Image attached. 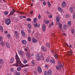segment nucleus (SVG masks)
I'll return each mask as SVG.
<instances>
[{"label":"nucleus","mask_w":75,"mask_h":75,"mask_svg":"<svg viewBox=\"0 0 75 75\" xmlns=\"http://www.w3.org/2000/svg\"><path fill=\"white\" fill-rule=\"evenodd\" d=\"M16 64H19L20 65H21V62L20 60V59H19V57H18V55L16 53Z\"/></svg>","instance_id":"nucleus-1"},{"label":"nucleus","mask_w":75,"mask_h":75,"mask_svg":"<svg viewBox=\"0 0 75 75\" xmlns=\"http://www.w3.org/2000/svg\"><path fill=\"white\" fill-rule=\"evenodd\" d=\"M5 23L7 25H9L11 23V21L9 18H7L5 20Z\"/></svg>","instance_id":"nucleus-2"},{"label":"nucleus","mask_w":75,"mask_h":75,"mask_svg":"<svg viewBox=\"0 0 75 75\" xmlns=\"http://www.w3.org/2000/svg\"><path fill=\"white\" fill-rule=\"evenodd\" d=\"M18 65H19V66L21 67V68H23V67H28V64H26V65H24V66H23L22 65H23V64L21 63V65H20V64H15V65H14V66L15 65L16 67H18Z\"/></svg>","instance_id":"nucleus-3"},{"label":"nucleus","mask_w":75,"mask_h":75,"mask_svg":"<svg viewBox=\"0 0 75 75\" xmlns=\"http://www.w3.org/2000/svg\"><path fill=\"white\" fill-rule=\"evenodd\" d=\"M37 70L38 72H40V73H41V72H42V70L41 69L40 66H39L38 67Z\"/></svg>","instance_id":"nucleus-4"},{"label":"nucleus","mask_w":75,"mask_h":75,"mask_svg":"<svg viewBox=\"0 0 75 75\" xmlns=\"http://www.w3.org/2000/svg\"><path fill=\"white\" fill-rule=\"evenodd\" d=\"M42 29L43 32H45V25L44 24L42 25Z\"/></svg>","instance_id":"nucleus-5"},{"label":"nucleus","mask_w":75,"mask_h":75,"mask_svg":"<svg viewBox=\"0 0 75 75\" xmlns=\"http://www.w3.org/2000/svg\"><path fill=\"white\" fill-rule=\"evenodd\" d=\"M15 35H16V38H18V35L19 34H18V33L16 31H15Z\"/></svg>","instance_id":"nucleus-6"},{"label":"nucleus","mask_w":75,"mask_h":75,"mask_svg":"<svg viewBox=\"0 0 75 75\" xmlns=\"http://www.w3.org/2000/svg\"><path fill=\"white\" fill-rule=\"evenodd\" d=\"M66 5V3H65V2H63L62 3V7H63L64 8V7H65Z\"/></svg>","instance_id":"nucleus-7"},{"label":"nucleus","mask_w":75,"mask_h":75,"mask_svg":"<svg viewBox=\"0 0 75 75\" xmlns=\"http://www.w3.org/2000/svg\"><path fill=\"white\" fill-rule=\"evenodd\" d=\"M18 54H19L21 56H23V54H24V52L22 51H20L18 52Z\"/></svg>","instance_id":"nucleus-8"},{"label":"nucleus","mask_w":75,"mask_h":75,"mask_svg":"<svg viewBox=\"0 0 75 75\" xmlns=\"http://www.w3.org/2000/svg\"><path fill=\"white\" fill-rule=\"evenodd\" d=\"M26 56H27V57L28 58H29V59H30V58H31L30 54L29 53H27Z\"/></svg>","instance_id":"nucleus-9"},{"label":"nucleus","mask_w":75,"mask_h":75,"mask_svg":"<svg viewBox=\"0 0 75 75\" xmlns=\"http://www.w3.org/2000/svg\"><path fill=\"white\" fill-rule=\"evenodd\" d=\"M21 33L22 34V36H23V37H24V36L25 35V32H24V31L23 30L21 31Z\"/></svg>","instance_id":"nucleus-10"},{"label":"nucleus","mask_w":75,"mask_h":75,"mask_svg":"<svg viewBox=\"0 0 75 75\" xmlns=\"http://www.w3.org/2000/svg\"><path fill=\"white\" fill-rule=\"evenodd\" d=\"M14 57L12 58L10 61V62L11 63V64H12L13 62H14Z\"/></svg>","instance_id":"nucleus-11"},{"label":"nucleus","mask_w":75,"mask_h":75,"mask_svg":"<svg viewBox=\"0 0 75 75\" xmlns=\"http://www.w3.org/2000/svg\"><path fill=\"white\" fill-rule=\"evenodd\" d=\"M42 50L43 51H47V49L46 48L44 47V46L42 47Z\"/></svg>","instance_id":"nucleus-12"},{"label":"nucleus","mask_w":75,"mask_h":75,"mask_svg":"<svg viewBox=\"0 0 75 75\" xmlns=\"http://www.w3.org/2000/svg\"><path fill=\"white\" fill-rule=\"evenodd\" d=\"M32 42L33 43H35L37 42V40L34 38H33L32 39Z\"/></svg>","instance_id":"nucleus-13"},{"label":"nucleus","mask_w":75,"mask_h":75,"mask_svg":"<svg viewBox=\"0 0 75 75\" xmlns=\"http://www.w3.org/2000/svg\"><path fill=\"white\" fill-rule=\"evenodd\" d=\"M57 9L59 11H60V12H62V9L60 7H58Z\"/></svg>","instance_id":"nucleus-14"},{"label":"nucleus","mask_w":75,"mask_h":75,"mask_svg":"<svg viewBox=\"0 0 75 75\" xmlns=\"http://www.w3.org/2000/svg\"><path fill=\"white\" fill-rule=\"evenodd\" d=\"M63 28H64V30H67L68 28V26L66 25H64L63 26Z\"/></svg>","instance_id":"nucleus-15"},{"label":"nucleus","mask_w":75,"mask_h":75,"mask_svg":"<svg viewBox=\"0 0 75 75\" xmlns=\"http://www.w3.org/2000/svg\"><path fill=\"white\" fill-rule=\"evenodd\" d=\"M70 11L71 13H73V11H74V9L72 7H71L70 8Z\"/></svg>","instance_id":"nucleus-16"},{"label":"nucleus","mask_w":75,"mask_h":75,"mask_svg":"<svg viewBox=\"0 0 75 75\" xmlns=\"http://www.w3.org/2000/svg\"><path fill=\"white\" fill-rule=\"evenodd\" d=\"M56 68L57 70H59V71H61V67H60L59 66H57Z\"/></svg>","instance_id":"nucleus-17"},{"label":"nucleus","mask_w":75,"mask_h":75,"mask_svg":"<svg viewBox=\"0 0 75 75\" xmlns=\"http://www.w3.org/2000/svg\"><path fill=\"white\" fill-rule=\"evenodd\" d=\"M6 45L8 48H9L10 47V45H9V43H8V42H6Z\"/></svg>","instance_id":"nucleus-18"},{"label":"nucleus","mask_w":75,"mask_h":75,"mask_svg":"<svg viewBox=\"0 0 75 75\" xmlns=\"http://www.w3.org/2000/svg\"><path fill=\"white\" fill-rule=\"evenodd\" d=\"M0 63L1 64H4V61L2 59L0 60Z\"/></svg>","instance_id":"nucleus-19"},{"label":"nucleus","mask_w":75,"mask_h":75,"mask_svg":"<svg viewBox=\"0 0 75 75\" xmlns=\"http://www.w3.org/2000/svg\"><path fill=\"white\" fill-rule=\"evenodd\" d=\"M59 66L60 68H62V64L61 62H59Z\"/></svg>","instance_id":"nucleus-20"},{"label":"nucleus","mask_w":75,"mask_h":75,"mask_svg":"<svg viewBox=\"0 0 75 75\" xmlns=\"http://www.w3.org/2000/svg\"><path fill=\"white\" fill-rule=\"evenodd\" d=\"M22 43L23 44H27V41L25 40H22Z\"/></svg>","instance_id":"nucleus-21"},{"label":"nucleus","mask_w":75,"mask_h":75,"mask_svg":"<svg viewBox=\"0 0 75 75\" xmlns=\"http://www.w3.org/2000/svg\"><path fill=\"white\" fill-rule=\"evenodd\" d=\"M47 72L49 75H51V74H52V72H51V70H49L48 71V72Z\"/></svg>","instance_id":"nucleus-22"},{"label":"nucleus","mask_w":75,"mask_h":75,"mask_svg":"<svg viewBox=\"0 0 75 75\" xmlns=\"http://www.w3.org/2000/svg\"><path fill=\"white\" fill-rule=\"evenodd\" d=\"M68 25L69 27H70L71 25V22L70 21H69L68 23Z\"/></svg>","instance_id":"nucleus-23"},{"label":"nucleus","mask_w":75,"mask_h":75,"mask_svg":"<svg viewBox=\"0 0 75 75\" xmlns=\"http://www.w3.org/2000/svg\"><path fill=\"white\" fill-rule=\"evenodd\" d=\"M46 47H50V44L49 43H46Z\"/></svg>","instance_id":"nucleus-24"},{"label":"nucleus","mask_w":75,"mask_h":75,"mask_svg":"<svg viewBox=\"0 0 75 75\" xmlns=\"http://www.w3.org/2000/svg\"><path fill=\"white\" fill-rule=\"evenodd\" d=\"M7 37L8 39H10V34H8L7 35Z\"/></svg>","instance_id":"nucleus-25"},{"label":"nucleus","mask_w":75,"mask_h":75,"mask_svg":"<svg viewBox=\"0 0 75 75\" xmlns=\"http://www.w3.org/2000/svg\"><path fill=\"white\" fill-rule=\"evenodd\" d=\"M56 21L58 22H59V17H57L56 18Z\"/></svg>","instance_id":"nucleus-26"},{"label":"nucleus","mask_w":75,"mask_h":75,"mask_svg":"<svg viewBox=\"0 0 75 75\" xmlns=\"http://www.w3.org/2000/svg\"><path fill=\"white\" fill-rule=\"evenodd\" d=\"M59 28H62V24H61V23H59Z\"/></svg>","instance_id":"nucleus-27"},{"label":"nucleus","mask_w":75,"mask_h":75,"mask_svg":"<svg viewBox=\"0 0 75 75\" xmlns=\"http://www.w3.org/2000/svg\"><path fill=\"white\" fill-rule=\"evenodd\" d=\"M50 63H51V64L52 63V64H55V61H54L53 60H52L50 61Z\"/></svg>","instance_id":"nucleus-28"},{"label":"nucleus","mask_w":75,"mask_h":75,"mask_svg":"<svg viewBox=\"0 0 75 75\" xmlns=\"http://www.w3.org/2000/svg\"><path fill=\"white\" fill-rule=\"evenodd\" d=\"M14 13V12H13V11H11L10 12V14H9V15H11L12 14H13Z\"/></svg>","instance_id":"nucleus-29"},{"label":"nucleus","mask_w":75,"mask_h":75,"mask_svg":"<svg viewBox=\"0 0 75 75\" xmlns=\"http://www.w3.org/2000/svg\"><path fill=\"white\" fill-rule=\"evenodd\" d=\"M0 29L2 32L3 31V27L1 26V25L0 26Z\"/></svg>","instance_id":"nucleus-30"},{"label":"nucleus","mask_w":75,"mask_h":75,"mask_svg":"<svg viewBox=\"0 0 75 75\" xmlns=\"http://www.w3.org/2000/svg\"><path fill=\"white\" fill-rule=\"evenodd\" d=\"M8 12L7 11H6L4 12V14H5V16H7V14H8Z\"/></svg>","instance_id":"nucleus-31"},{"label":"nucleus","mask_w":75,"mask_h":75,"mask_svg":"<svg viewBox=\"0 0 75 75\" xmlns=\"http://www.w3.org/2000/svg\"><path fill=\"white\" fill-rule=\"evenodd\" d=\"M0 44L1 45H2V47H4V42H1L0 43Z\"/></svg>","instance_id":"nucleus-32"},{"label":"nucleus","mask_w":75,"mask_h":75,"mask_svg":"<svg viewBox=\"0 0 75 75\" xmlns=\"http://www.w3.org/2000/svg\"><path fill=\"white\" fill-rule=\"evenodd\" d=\"M47 4L49 7H50V6H51V4L50 3V1H48L47 2Z\"/></svg>","instance_id":"nucleus-33"},{"label":"nucleus","mask_w":75,"mask_h":75,"mask_svg":"<svg viewBox=\"0 0 75 75\" xmlns=\"http://www.w3.org/2000/svg\"><path fill=\"white\" fill-rule=\"evenodd\" d=\"M32 65L34 66V65H35V63H34V60H32Z\"/></svg>","instance_id":"nucleus-34"},{"label":"nucleus","mask_w":75,"mask_h":75,"mask_svg":"<svg viewBox=\"0 0 75 75\" xmlns=\"http://www.w3.org/2000/svg\"><path fill=\"white\" fill-rule=\"evenodd\" d=\"M45 75H49L48 74V71H45Z\"/></svg>","instance_id":"nucleus-35"},{"label":"nucleus","mask_w":75,"mask_h":75,"mask_svg":"<svg viewBox=\"0 0 75 75\" xmlns=\"http://www.w3.org/2000/svg\"><path fill=\"white\" fill-rule=\"evenodd\" d=\"M49 59H50V58L48 57L47 59H46V62H49Z\"/></svg>","instance_id":"nucleus-36"},{"label":"nucleus","mask_w":75,"mask_h":75,"mask_svg":"<svg viewBox=\"0 0 75 75\" xmlns=\"http://www.w3.org/2000/svg\"><path fill=\"white\" fill-rule=\"evenodd\" d=\"M37 18H35L34 19V23H35V22L37 21Z\"/></svg>","instance_id":"nucleus-37"},{"label":"nucleus","mask_w":75,"mask_h":75,"mask_svg":"<svg viewBox=\"0 0 75 75\" xmlns=\"http://www.w3.org/2000/svg\"><path fill=\"white\" fill-rule=\"evenodd\" d=\"M31 20L30 18H28L26 19V21H30Z\"/></svg>","instance_id":"nucleus-38"},{"label":"nucleus","mask_w":75,"mask_h":75,"mask_svg":"<svg viewBox=\"0 0 75 75\" xmlns=\"http://www.w3.org/2000/svg\"><path fill=\"white\" fill-rule=\"evenodd\" d=\"M17 69L18 71H20L21 70V68L20 67H18L17 68Z\"/></svg>","instance_id":"nucleus-39"},{"label":"nucleus","mask_w":75,"mask_h":75,"mask_svg":"<svg viewBox=\"0 0 75 75\" xmlns=\"http://www.w3.org/2000/svg\"><path fill=\"white\" fill-rule=\"evenodd\" d=\"M28 40L29 41H31V38L30 37H28Z\"/></svg>","instance_id":"nucleus-40"},{"label":"nucleus","mask_w":75,"mask_h":75,"mask_svg":"<svg viewBox=\"0 0 75 75\" xmlns=\"http://www.w3.org/2000/svg\"><path fill=\"white\" fill-rule=\"evenodd\" d=\"M28 27L30 28L31 27V25H30V24H29L28 25Z\"/></svg>","instance_id":"nucleus-41"},{"label":"nucleus","mask_w":75,"mask_h":75,"mask_svg":"<svg viewBox=\"0 0 75 75\" xmlns=\"http://www.w3.org/2000/svg\"><path fill=\"white\" fill-rule=\"evenodd\" d=\"M34 26L35 27H38V24H37V23H35V24Z\"/></svg>","instance_id":"nucleus-42"},{"label":"nucleus","mask_w":75,"mask_h":75,"mask_svg":"<svg viewBox=\"0 0 75 75\" xmlns=\"http://www.w3.org/2000/svg\"><path fill=\"white\" fill-rule=\"evenodd\" d=\"M27 62V60H25L23 61V62L24 64H26Z\"/></svg>","instance_id":"nucleus-43"},{"label":"nucleus","mask_w":75,"mask_h":75,"mask_svg":"<svg viewBox=\"0 0 75 75\" xmlns=\"http://www.w3.org/2000/svg\"><path fill=\"white\" fill-rule=\"evenodd\" d=\"M38 57V58H37V60H38V61H39L41 59V57Z\"/></svg>","instance_id":"nucleus-44"},{"label":"nucleus","mask_w":75,"mask_h":75,"mask_svg":"<svg viewBox=\"0 0 75 75\" xmlns=\"http://www.w3.org/2000/svg\"><path fill=\"white\" fill-rule=\"evenodd\" d=\"M14 71V69L13 68H11V71L13 72Z\"/></svg>","instance_id":"nucleus-45"},{"label":"nucleus","mask_w":75,"mask_h":75,"mask_svg":"<svg viewBox=\"0 0 75 75\" xmlns=\"http://www.w3.org/2000/svg\"><path fill=\"white\" fill-rule=\"evenodd\" d=\"M49 23V21H45V24H48V23Z\"/></svg>","instance_id":"nucleus-46"},{"label":"nucleus","mask_w":75,"mask_h":75,"mask_svg":"<svg viewBox=\"0 0 75 75\" xmlns=\"http://www.w3.org/2000/svg\"><path fill=\"white\" fill-rule=\"evenodd\" d=\"M43 5L44 6H45V5H46V2H43Z\"/></svg>","instance_id":"nucleus-47"},{"label":"nucleus","mask_w":75,"mask_h":75,"mask_svg":"<svg viewBox=\"0 0 75 75\" xmlns=\"http://www.w3.org/2000/svg\"><path fill=\"white\" fill-rule=\"evenodd\" d=\"M51 26H52L51 24H50L49 26V28H51Z\"/></svg>","instance_id":"nucleus-48"},{"label":"nucleus","mask_w":75,"mask_h":75,"mask_svg":"<svg viewBox=\"0 0 75 75\" xmlns=\"http://www.w3.org/2000/svg\"><path fill=\"white\" fill-rule=\"evenodd\" d=\"M3 40V38L2 37H0V42Z\"/></svg>","instance_id":"nucleus-49"},{"label":"nucleus","mask_w":75,"mask_h":75,"mask_svg":"<svg viewBox=\"0 0 75 75\" xmlns=\"http://www.w3.org/2000/svg\"><path fill=\"white\" fill-rule=\"evenodd\" d=\"M66 18H68V17H69V15L68 14H67L66 15Z\"/></svg>","instance_id":"nucleus-50"},{"label":"nucleus","mask_w":75,"mask_h":75,"mask_svg":"<svg viewBox=\"0 0 75 75\" xmlns=\"http://www.w3.org/2000/svg\"><path fill=\"white\" fill-rule=\"evenodd\" d=\"M54 57H55V58H58V56L56 54L54 55Z\"/></svg>","instance_id":"nucleus-51"},{"label":"nucleus","mask_w":75,"mask_h":75,"mask_svg":"<svg viewBox=\"0 0 75 75\" xmlns=\"http://www.w3.org/2000/svg\"><path fill=\"white\" fill-rule=\"evenodd\" d=\"M71 32H72V34H74V29L72 30Z\"/></svg>","instance_id":"nucleus-52"},{"label":"nucleus","mask_w":75,"mask_h":75,"mask_svg":"<svg viewBox=\"0 0 75 75\" xmlns=\"http://www.w3.org/2000/svg\"><path fill=\"white\" fill-rule=\"evenodd\" d=\"M21 74L20 73H17L15 74V75H20Z\"/></svg>","instance_id":"nucleus-53"},{"label":"nucleus","mask_w":75,"mask_h":75,"mask_svg":"<svg viewBox=\"0 0 75 75\" xmlns=\"http://www.w3.org/2000/svg\"><path fill=\"white\" fill-rule=\"evenodd\" d=\"M41 17V15H39L38 16V18H39V19H40Z\"/></svg>","instance_id":"nucleus-54"},{"label":"nucleus","mask_w":75,"mask_h":75,"mask_svg":"<svg viewBox=\"0 0 75 75\" xmlns=\"http://www.w3.org/2000/svg\"><path fill=\"white\" fill-rule=\"evenodd\" d=\"M73 18H75V13H74L73 14Z\"/></svg>","instance_id":"nucleus-55"},{"label":"nucleus","mask_w":75,"mask_h":75,"mask_svg":"<svg viewBox=\"0 0 75 75\" xmlns=\"http://www.w3.org/2000/svg\"><path fill=\"white\" fill-rule=\"evenodd\" d=\"M40 56V55H39V54H36V57L38 58V57H39V56Z\"/></svg>","instance_id":"nucleus-56"},{"label":"nucleus","mask_w":75,"mask_h":75,"mask_svg":"<svg viewBox=\"0 0 75 75\" xmlns=\"http://www.w3.org/2000/svg\"><path fill=\"white\" fill-rule=\"evenodd\" d=\"M49 17L50 18H51L52 17V15H51L49 16Z\"/></svg>","instance_id":"nucleus-57"},{"label":"nucleus","mask_w":75,"mask_h":75,"mask_svg":"<svg viewBox=\"0 0 75 75\" xmlns=\"http://www.w3.org/2000/svg\"><path fill=\"white\" fill-rule=\"evenodd\" d=\"M72 53V50H71L69 51V53Z\"/></svg>","instance_id":"nucleus-58"},{"label":"nucleus","mask_w":75,"mask_h":75,"mask_svg":"<svg viewBox=\"0 0 75 75\" xmlns=\"http://www.w3.org/2000/svg\"><path fill=\"white\" fill-rule=\"evenodd\" d=\"M20 19H23V16H20Z\"/></svg>","instance_id":"nucleus-59"},{"label":"nucleus","mask_w":75,"mask_h":75,"mask_svg":"<svg viewBox=\"0 0 75 75\" xmlns=\"http://www.w3.org/2000/svg\"><path fill=\"white\" fill-rule=\"evenodd\" d=\"M34 74H37V71H34Z\"/></svg>","instance_id":"nucleus-60"},{"label":"nucleus","mask_w":75,"mask_h":75,"mask_svg":"<svg viewBox=\"0 0 75 75\" xmlns=\"http://www.w3.org/2000/svg\"><path fill=\"white\" fill-rule=\"evenodd\" d=\"M46 13L47 14H50V12L47 11L46 12Z\"/></svg>","instance_id":"nucleus-61"},{"label":"nucleus","mask_w":75,"mask_h":75,"mask_svg":"<svg viewBox=\"0 0 75 75\" xmlns=\"http://www.w3.org/2000/svg\"><path fill=\"white\" fill-rule=\"evenodd\" d=\"M33 13V11H32L31 12H30V14H32Z\"/></svg>","instance_id":"nucleus-62"},{"label":"nucleus","mask_w":75,"mask_h":75,"mask_svg":"<svg viewBox=\"0 0 75 75\" xmlns=\"http://www.w3.org/2000/svg\"><path fill=\"white\" fill-rule=\"evenodd\" d=\"M68 55H72V53H69Z\"/></svg>","instance_id":"nucleus-63"},{"label":"nucleus","mask_w":75,"mask_h":75,"mask_svg":"<svg viewBox=\"0 0 75 75\" xmlns=\"http://www.w3.org/2000/svg\"><path fill=\"white\" fill-rule=\"evenodd\" d=\"M42 59L43 61H44V57H42Z\"/></svg>","instance_id":"nucleus-64"}]
</instances>
